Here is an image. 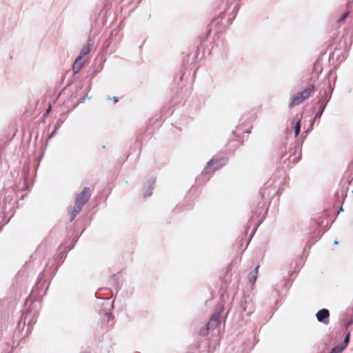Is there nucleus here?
<instances>
[{
    "mask_svg": "<svg viewBox=\"0 0 353 353\" xmlns=\"http://www.w3.org/2000/svg\"><path fill=\"white\" fill-rule=\"evenodd\" d=\"M83 206L78 203H74L73 209L70 212V221H73L76 216L81 211Z\"/></svg>",
    "mask_w": 353,
    "mask_h": 353,
    "instance_id": "423d86ee",
    "label": "nucleus"
},
{
    "mask_svg": "<svg viewBox=\"0 0 353 353\" xmlns=\"http://www.w3.org/2000/svg\"><path fill=\"white\" fill-rule=\"evenodd\" d=\"M300 130H301V121H298L296 122V126L294 128V134H295L296 137L299 135Z\"/></svg>",
    "mask_w": 353,
    "mask_h": 353,
    "instance_id": "f8f14e48",
    "label": "nucleus"
},
{
    "mask_svg": "<svg viewBox=\"0 0 353 353\" xmlns=\"http://www.w3.org/2000/svg\"><path fill=\"white\" fill-rule=\"evenodd\" d=\"M349 338H350V334H347V335L346 336L345 340H344V342L347 344L349 341Z\"/></svg>",
    "mask_w": 353,
    "mask_h": 353,
    "instance_id": "f3484780",
    "label": "nucleus"
},
{
    "mask_svg": "<svg viewBox=\"0 0 353 353\" xmlns=\"http://www.w3.org/2000/svg\"><path fill=\"white\" fill-rule=\"evenodd\" d=\"M91 190L89 188H84L83 191L76 196L75 203L83 206L90 199Z\"/></svg>",
    "mask_w": 353,
    "mask_h": 353,
    "instance_id": "f257e3e1",
    "label": "nucleus"
},
{
    "mask_svg": "<svg viewBox=\"0 0 353 353\" xmlns=\"http://www.w3.org/2000/svg\"><path fill=\"white\" fill-rule=\"evenodd\" d=\"M90 46L91 44H88L87 46H85L81 50L80 54L79 56H81V58H83V56H85L88 54L90 52Z\"/></svg>",
    "mask_w": 353,
    "mask_h": 353,
    "instance_id": "1a4fd4ad",
    "label": "nucleus"
},
{
    "mask_svg": "<svg viewBox=\"0 0 353 353\" xmlns=\"http://www.w3.org/2000/svg\"><path fill=\"white\" fill-rule=\"evenodd\" d=\"M114 103H117L118 101V98L117 97H114L112 98Z\"/></svg>",
    "mask_w": 353,
    "mask_h": 353,
    "instance_id": "a211bd4d",
    "label": "nucleus"
},
{
    "mask_svg": "<svg viewBox=\"0 0 353 353\" xmlns=\"http://www.w3.org/2000/svg\"><path fill=\"white\" fill-rule=\"evenodd\" d=\"M304 101H305V99H302L300 93H298L297 94L294 95L292 97V101L290 103L289 106L290 108H292L293 106L298 105L302 103Z\"/></svg>",
    "mask_w": 353,
    "mask_h": 353,
    "instance_id": "39448f33",
    "label": "nucleus"
},
{
    "mask_svg": "<svg viewBox=\"0 0 353 353\" xmlns=\"http://www.w3.org/2000/svg\"><path fill=\"white\" fill-rule=\"evenodd\" d=\"M314 91V86L313 85H310L309 88L305 89L301 92H300V94L301 95L302 99H304L305 100L307 99L311 94Z\"/></svg>",
    "mask_w": 353,
    "mask_h": 353,
    "instance_id": "0eeeda50",
    "label": "nucleus"
},
{
    "mask_svg": "<svg viewBox=\"0 0 353 353\" xmlns=\"http://www.w3.org/2000/svg\"><path fill=\"white\" fill-rule=\"evenodd\" d=\"M349 14H350V12L347 11L345 13H344L341 17V18H339L338 19V22L339 23H343L345 21V20L347 18V17L349 16Z\"/></svg>",
    "mask_w": 353,
    "mask_h": 353,
    "instance_id": "ddd939ff",
    "label": "nucleus"
},
{
    "mask_svg": "<svg viewBox=\"0 0 353 353\" xmlns=\"http://www.w3.org/2000/svg\"><path fill=\"white\" fill-rule=\"evenodd\" d=\"M344 347L343 345H337L332 348L330 353H341Z\"/></svg>",
    "mask_w": 353,
    "mask_h": 353,
    "instance_id": "9b49d317",
    "label": "nucleus"
},
{
    "mask_svg": "<svg viewBox=\"0 0 353 353\" xmlns=\"http://www.w3.org/2000/svg\"><path fill=\"white\" fill-rule=\"evenodd\" d=\"M75 61H78V64L81 65V66L83 65V62L82 61L81 56H78Z\"/></svg>",
    "mask_w": 353,
    "mask_h": 353,
    "instance_id": "2eb2a0df",
    "label": "nucleus"
},
{
    "mask_svg": "<svg viewBox=\"0 0 353 353\" xmlns=\"http://www.w3.org/2000/svg\"><path fill=\"white\" fill-rule=\"evenodd\" d=\"M316 316L319 321L327 323V321L326 322L325 320L328 319L330 312L327 309H321L316 313Z\"/></svg>",
    "mask_w": 353,
    "mask_h": 353,
    "instance_id": "20e7f679",
    "label": "nucleus"
},
{
    "mask_svg": "<svg viewBox=\"0 0 353 353\" xmlns=\"http://www.w3.org/2000/svg\"><path fill=\"white\" fill-rule=\"evenodd\" d=\"M352 323V321H349L347 323V325H350V324Z\"/></svg>",
    "mask_w": 353,
    "mask_h": 353,
    "instance_id": "6ab92c4d",
    "label": "nucleus"
},
{
    "mask_svg": "<svg viewBox=\"0 0 353 353\" xmlns=\"http://www.w3.org/2000/svg\"><path fill=\"white\" fill-rule=\"evenodd\" d=\"M210 331V329H208V326L206 325L205 327L201 329L200 334L201 336H206Z\"/></svg>",
    "mask_w": 353,
    "mask_h": 353,
    "instance_id": "4468645a",
    "label": "nucleus"
},
{
    "mask_svg": "<svg viewBox=\"0 0 353 353\" xmlns=\"http://www.w3.org/2000/svg\"><path fill=\"white\" fill-rule=\"evenodd\" d=\"M82 66L81 65L78 64V61H74L72 66V70L74 73H77L80 71Z\"/></svg>",
    "mask_w": 353,
    "mask_h": 353,
    "instance_id": "9d476101",
    "label": "nucleus"
},
{
    "mask_svg": "<svg viewBox=\"0 0 353 353\" xmlns=\"http://www.w3.org/2000/svg\"><path fill=\"white\" fill-rule=\"evenodd\" d=\"M220 324L219 317L217 315H213L207 324L208 329L213 331L215 328L218 327Z\"/></svg>",
    "mask_w": 353,
    "mask_h": 353,
    "instance_id": "7ed1b4c3",
    "label": "nucleus"
},
{
    "mask_svg": "<svg viewBox=\"0 0 353 353\" xmlns=\"http://www.w3.org/2000/svg\"><path fill=\"white\" fill-rule=\"evenodd\" d=\"M51 111V105H50L46 112L44 113L43 116L46 117Z\"/></svg>",
    "mask_w": 353,
    "mask_h": 353,
    "instance_id": "dca6fc26",
    "label": "nucleus"
},
{
    "mask_svg": "<svg viewBox=\"0 0 353 353\" xmlns=\"http://www.w3.org/2000/svg\"><path fill=\"white\" fill-rule=\"evenodd\" d=\"M224 165L222 159H211L205 168L207 173L214 172Z\"/></svg>",
    "mask_w": 353,
    "mask_h": 353,
    "instance_id": "f03ea898",
    "label": "nucleus"
},
{
    "mask_svg": "<svg viewBox=\"0 0 353 353\" xmlns=\"http://www.w3.org/2000/svg\"><path fill=\"white\" fill-rule=\"evenodd\" d=\"M259 265H258L256 267L255 270L253 272H250L248 276V281L252 284H254L256 281L257 275L259 273Z\"/></svg>",
    "mask_w": 353,
    "mask_h": 353,
    "instance_id": "6e6552de",
    "label": "nucleus"
}]
</instances>
